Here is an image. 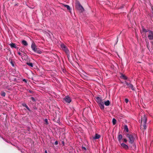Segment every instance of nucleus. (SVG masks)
<instances>
[{
    "label": "nucleus",
    "instance_id": "423d86ee",
    "mask_svg": "<svg viewBox=\"0 0 153 153\" xmlns=\"http://www.w3.org/2000/svg\"><path fill=\"white\" fill-rule=\"evenodd\" d=\"M148 39L150 40H153V31H149V35L148 36Z\"/></svg>",
    "mask_w": 153,
    "mask_h": 153
},
{
    "label": "nucleus",
    "instance_id": "20e7f679",
    "mask_svg": "<svg viewBox=\"0 0 153 153\" xmlns=\"http://www.w3.org/2000/svg\"><path fill=\"white\" fill-rule=\"evenodd\" d=\"M61 47L62 50L65 52L66 54L70 52L69 50L67 47L63 43L61 44Z\"/></svg>",
    "mask_w": 153,
    "mask_h": 153
},
{
    "label": "nucleus",
    "instance_id": "ddd939ff",
    "mask_svg": "<svg viewBox=\"0 0 153 153\" xmlns=\"http://www.w3.org/2000/svg\"><path fill=\"white\" fill-rule=\"evenodd\" d=\"M22 105L23 106V107H25L30 112L31 111L30 109L28 107V106H27V104L25 103H22Z\"/></svg>",
    "mask_w": 153,
    "mask_h": 153
},
{
    "label": "nucleus",
    "instance_id": "39448f33",
    "mask_svg": "<svg viewBox=\"0 0 153 153\" xmlns=\"http://www.w3.org/2000/svg\"><path fill=\"white\" fill-rule=\"evenodd\" d=\"M125 82L126 84L128 86L129 88H131L132 91H135V88L134 87V86L132 84L130 83H128L126 81H125Z\"/></svg>",
    "mask_w": 153,
    "mask_h": 153
},
{
    "label": "nucleus",
    "instance_id": "4c0bfd02",
    "mask_svg": "<svg viewBox=\"0 0 153 153\" xmlns=\"http://www.w3.org/2000/svg\"><path fill=\"white\" fill-rule=\"evenodd\" d=\"M37 108H36V107L35 106L33 107V109L35 110H37Z\"/></svg>",
    "mask_w": 153,
    "mask_h": 153
},
{
    "label": "nucleus",
    "instance_id": "0eeeda50",
    "mask_svg": "<svg viewBox=\"0 0 153 153\" xmlns=\"http://www.w3.org/2000/svg\"><path fill=\"white\" fill-rule=\"evenodd\" d=\"M64 100L66 102L69 103L71 102V98L68 96H66L64 98Z\"/></svg>",
    "mask_w": 153,
    "mask_h": 153
},
{
    "label": "nucleus",
    "instance_id": "6ab92c4d",
    "mask_svg": "<svg viewBox=\"0 0 153 153\" xmlns=\"http://www.w3.org/2000/svg\"><path fill=\"white\" fill-rule=\"evenodd\" d=\"M142 29L143 31L145 33L148 32L149 33V31L151 30H148L145 29V28H144L143 27H142Z\"/></svg>",
    "mask_w": 153,
    "mask_h": 153
},
{
    "label": "nucleus",
    "instance_id": "79ce46f5",
    "mask_svg": "<svg viewBox=\"0 0 153 153\" xmlns=\"http://www.w3.org/2000/svg\"><path fill=\"white\" fill-rule=\"evenodd\" d=\"M152 13L153 14V7H152Z\"/></svg>",
    "mask_w": 153,
    "mask_h": 153
},
{
    "label": "nucleus",
    "instance_id": "cd10ccee",
    "mask_svg": "<svg viewBox=\"0 0 153 153\" xmlns=\"http://www.w3.org/2000/svg\"><path fill=\"white\" fill-rule=\"evenodd\" d=\"M10 63H11L12 65V66H13V67L14 66V63L12 60H11V61L10 62Z\"/></svg>",
    "mask_w": 153,
    "mask_h": 153
},
{
    "label": "nucleus",
    "instance_id": "37998d69",
    "mask_svg": "<svg viewBox=\"0 0 153 153\" xmlns=\"http://www.w3.org/2000/svg\"><path fill=\"white\" fill-rule=\"evenodd\" d=\"M123 6H122V7H120V9H122V8H123Z\"/></svg>",
    "mask_w": 153,
    "mask_h": 153
},
{
    "label": "nucleus",
    "instance_id": "a211bd4d",
    "mask_svg": "<svg viewBox=\"0 0 153 153\" xmlns=\"http://www.w3.org/2000/svg\"><path fill=\"white\" fill-rule=\"evenodd\" d=\"M120 77L121 78L123 79H124V80H126L128 79V78L127 76H125L124 75H123V74H121V75L120 76Z\"/></svg>",
    "mask_w": 153,
    "mask_h": 153
},
{
    "label": "nucleus",
    "instance_id": "412c9836",
    "mask_svg": "<svg viewBox=\"0 0 153 153\" xmlns=\"http://www.w3.org/2000/svg\"><path fill=\"white\" fill-rule=\"evenodd\" d=\"M110 103V101L109 100H107L104 102L105 105L107 106L109 105Z\"/></svg>",
    "mask_w": 153,
    "mask_h": 153
},
{
    "label": "nucleus",
    "instance_id": "f704fd0d",
    "mask_svg": "<svg viewBox=\"0 0 153 153\" xmlns=\"http://www.w3.org/2000/svg\"><path fill=\"white\" fill-rule=\"evenodd\" d=\"M18 53L19 56H23L21 54V53L20 52H18Z\"/></svg>",
    "mask_w": 153,
    "mask_h": 153
},
{
    "label": "nucleus",
    "instance_id": "ea45409f",
    "mask_svg": "<svg viewBox=\"0 0 153 153\" xmlns=\"http://www.w3.org/2000/svg\"><path fill=\"white\" fill-rule=\"evenodd\" d=\"M2 138L3 140H5V141L7 142L8 143V142H7L6 140L5 139H4L3 137H2Z\"/></svg>",
    "mask_w": 153,
    "mask_h": 153
},
{
    "label": "nucleus",
    "instance_id": "f257e3e1",
    "mask_svg": "<svg viewBox=\"0 0 153 153\" xmlns=\"http://www.w3.org/2000/svg\"><path fill=\"white\" fill-rule=\"evenodd\" d=\"M147 118L145 115H144L143 120L142 118L141 120H139V122L140 123V127L141 130H145L146 128Z\"/></svg>",
    "mask_w": 153,
    "mask_h": 153
},
{
    "label": "nucleus",
    "instance_id": "7ed1b4c3",
    "mask_svg": "<svg viewBox=\"0 0 153 153\" xmlns=\"http://www.w3.org/2000/svg\"><path fill=\"white\" fill-rule=\"evenodd\" d=\"M76 8L80 12H82L84 11V9L81 5L79 2L77 1L76 4Z\"/></svg>",
    "mask_w": 153,
    "mask_h": 153
},
{
    "label": "nucleus",
    "instance_id": "c756f323",
    "mask_svg": "<svg viewBox=\"0 0 153 153\" xmlns=\"http://www.w3.org/2000/svg\"><path fill=\"white\" fill-rule=\"evenodd\" d=\"M67 56V57L69 59V57H70V52L68 53H67L66 54Z\"/></svg>",
    "mask_w": 153,
    "mask_h": 153
},
{
    "label": "nucleus",
    "instance_id": "f03ea898",
    "mask_svg": "<svg viewBox=\"0 0 153 153\" xmlns=\"http://www.w3.org/2000/svg\"><path fill=\"white\" fill-rule=\"evenodd\" d=\"M126 137L129 140V142L131 144H133L135 140V138L134 137L133 134H126Z\"/></svg>",
    "mask_w": 153,
    "mask_h": 153
},
{
    "label": "nucleus",
    "instance_id": "c03bdc74",
    "mask_svg": "<svg viewBox=\"0 0 153 153\" xmlns=\"http://www.w3.org/2000/svg\"><path fill=\"white\" fill-rule=\"evenodd\" d=\"M60 121V120H57V122H59Z\"/></svg>",
    "mask_w": 153,
    "mask_h": 153
},
{
    "label": "nucleus",
    "instance_id": "e433bc0d",
    "mask_svg": "<svg viewBox=\"0 0 153 153\" xmlns=\"http://www.w3.org/2000/svg\"><path fill=\"white\" fill-rule=\"evenodd\" d=\"M29 92L30 93H33V91H31V90H29Z\"/></svg>",
    "mask_w": 153,
    "mask_h": 153
},
{
    "label": "nucleus",
    "instance_id": "b1692460",
    "mask_svg": "<svg viewBox=\"0 0 153 153\" xmlns=\"http://www.w3.org/2000/svg\"><path fill=\"white\" fill-rule=\"evenodd\" d=\"M112 122L113 125H115L116 124V120L115 118H114L112 119Z\"/></svg>",
    "mask_w": 153,
    "mask_h": 153
},
{
    "label": "nucleus",
    "instance_id": "c85d7f7f",
    "mask_svg": "<svg viewBox=\"0 0 153 153\" xmlns=\"http://www.w3.org/2000/svg\"><path fill=\"white\" fill-rule=\"evenodd\" d=\"M123 140L124 142L126 143L127 141V140L126 138H123Z\"/></svg>",
    "mask_w": 153,
    "mask_h": 153
},
{
    "label": "nucleus",
    "instance_id": "f3484780",
    "mask_svg": "<svg viewBox=\"0 0 153 153\" xmlns=\"http://www.w3.org/2000/svg\"><path fill=\"white\" fill-rule=\"evenodd\" d=\"M22 43L24 45L27 46L28 45L27 42L25 40H23L22 41Z\"/></svg>",
    "mask_w": 153,
    "mask_h": 153
},
{
    "label": "nucleus",
    "instance_id": "4468645a",
    "mask_svg": "<svg viewBox=\"0 0 153 153\" xmlns=\"http://www.w3.org/2000/svg\"><path fill=\"white\" fill-rule=\"evenodd\" d=\"M100 135L98 134H96L95 136L93 137V138L94 140L98 139L100 138Z\"/></svg>",
    "mask_w": 153,
    "mask_h": 153
},
{
    "label": "nucleus",
    "instance_id": "2eb2a0df",
    "mask_svg": "<svg viewBox=\"0 0 153 153\" xmlns=\"http://www.w3.org/2000/svg\"><path fill=\"white\" fill-rule=\"evenodd\" d=\"M63 6H64V7H66L67 10H68L70 12L71 11V8L68 5H66L65 4H63Z\"/></svg>",
    "mask_w": 153,
    "mask_h": 153
},
{
    "label": "nucleus",
    "instance_id": "4be33fe9",
    "mask_svg": "<svg viewBox=\"0 0 153 153\" xmlns=\"http://www.w3.org/2000/svg\"><path fill=\"white\" fill-rule=\"evenodd\" d=\"M124 131H126V132H128L129 131L128 128V127L127 125H125L124 127Z\"/></svg>",
    "mask_w": 153,
    "mask_h": 153
},
{
    "label": "nucleus",
    "instance_id": "9d476101",
    "mask_svg": "<svg viewBox=\"0 0 153 153\" xmlns=\"http://www.w3.org/2000/svg\"><path fill=\"white\" fill-rule=\"evenodd\" d=\"M121 145L123 148L126 150H127L128 149L129 147L128 146L124 143H121Z\"/></svg>",
    "mask_w": 153,
    "mask_h": 153
},
{
    "label": "nucleus",
    "instance_id": "6e6552de",
    "mask_svg": "<svg viewBox=\"0 0 153 153\" xmlns=\"http://www.w3.org/2000/svg\"><path fill=\"white\" fill-rule=\"evenodd\" d=\"M31 48L32 50L34 51H36V50L37 48L36 44L33 42L32 43V44L31 45Z\"/></svg>",
    "mask_w": 153,
    "mask_h": 153
},
{
    "label": "nucleus",
    "instance_id": "5701e85b",
    "mask_svg": "<svg viewBox=\"0 0 153 153\" xmlns=\"http://www.w3.org/2000/svg\"><path fill=\"white\" fill-rule=\"evenodd\" d=\"M27 64L31 67H33V64L31 62H27Z\"/></svg>",
    "mask_w": 153,
    "mask_h": 153
},
{
    "label": "nucleus",
    "instance_id": "c9c22d12",
    "mask_svg": "<svg viewBox=\"0 0 153 153\" xmlns=\"http://www.w3.org/2000/svg\"><path fill=\"white\" fill-rule=\"evenodd\" d=\"M23 81L25 82H27V81L25 79H23Z\"/></svg>",
    "mask_w": 153,
    "mask_h": 153
},
{
    "label": "nucleus",
    "instance_id": "473e14b6",
    "mask_svg": "<svg viewBox=\"0 0 153 153\" xmlns=\"http://www.w3.org/2000/svg\"><path fill=\"white\" fill-rule=\"evenodd\" d=\"M125 102L126 103H128V99H125Z\"/></svg>",
    "mask_w": 153,
    "mask_h": 153
},
{
    "label": "nucleus",
    "instance_id": "a19ab883",
    "mask_svg": "<svg viewBox=\"0 0 153 153\" xmlns=\"http://www.w3.org/2000/svg\"><path fill=\"white\" fill-rule=\"evenodd\" d=\"M45 153H48L47 150H45Z\"/></svg>",
    "mask_w": 153,
    "mask_h": 153
},
{
    "label": "nucleus",
    "instance_id": "dca6fc26",
    "mask_svg": "<svg viewBox=\"0 0 153 153\" xmlns=\"http://www.w3.org/2000/svg\"><path fill=\"white\" fill-rule=\"evenodd\" d=\"M34 52L39 54H40L42 53V51L39 48H37L36 50V51Z\"/></svg>",
    "mask_w": 153,
    "mask_h": 153
},
{
    "label": "nucleus",
    "instance_id": "aec40b11",
    "mask_svg": "<svg viewBox=\"0 0 153 153\" xmlns=\"http://www.w3.org/2000/svg\"><path fill=\"white\" fill-rule=\"evenodd\" d=\"M123 136L122 134H119L118 135V136L117 137L118 141L120 142V141L121 139H122Z\"/></svg>",
    "mask_w": 153,
    "mask_h": 153
},
{
    "label": "nucleus",
    "instance_id": "a878e982",
    "mask_svg": "<svg viewBox=\"0 0 153 153\" xmlns=\"http://www.w3.org/2000/svg\"><path fill=\"white\" fill-rule=\"evenodd\" d=\"M44 121L47 124H48V119L46 118H45L44 119Z\"/></svg>",
    "mask_w": 153,
    "mask_h": 153
},
{
    "label": "nucleus",
    "instance_id": "7c9ffc66",
    "mask_svg": "<svg viewBox=\"0 0 153 153\" xmlns=\"http://www.w3.org/2000/svg\"><path fill=\"white\" fill-rule=\"evenodd\" d=\"M82 150H85V151H86V150H87V149L86 148V147H84V146H82Z\"/></svg>",
    "mask_w": 153,
    "mask_h": 153
},
{
    "label": "nucleus",
    "instance_id": "2f4dec72",
    "mask_svg": "<svg viewBox=\"0 0 153 153\" xmlns=\"http://www.w3.org/2000/svg\"><path fill=\"white\" fill-rule=\"evenodd\" d=\"M31 99L33 102H35L36 101L35 99L33 97H31Z\"/></svg>",
    "mask_w": 153,
    "mask_h": 153
},
{
    "label": "nucleus",
    "instance_id": "1a4fd4ad",
    "mask_svg": "<svg viewBox=\"0 0 153 153\" xmlns=\"http://www.w3.org/2000/svg\"><path fill=\"white\" fill-rule=\"evenodd\" d=\"M96 101L98 104L102 102H103L102 99L101 98H100L99 97H96Z\"/></svg>",
    "mask_w": 153,
    "mask_h": 153
},
{
    "label": "nucleus",
    "instance_id": "bb28decb",
    "mask_svg": "<svg viewBox=\"0 0 153 153\" xmlns=\"http://www.w3.org/2000/svg\"><path fill=\"white\" fill-rule=\"evenodd\" d=\"M19 51L22 52H23L24 51V48H21L19 49Z\"/></svg>",
    "mask_w": 153,
    "mask_h": 153
},
{
    "label": "nucleus",
    "instance_id": "a18cd8bd",
    "mask_svg": "<svg viewBox=\"0 0 153 153\" xmlns=\"http://www.w3.org/2000/svg\"><path fill=\"white\" fill-rule=\"evenodd\" d=\"M118 37H117V40H118ZM117 41H118V40Z\"/></svg>",
    "mask_w": 153,
    "mask_h": 153
},
{
    "label": "nucleus",
    "instance_id": "9b49d317",
    "mask_svg": "<svg viewBox=\"0 0 153 153\" xmlns=\"http://www.w3.org/2000/svg\"><path fill=\"white\" fill-rule=\"evenodd\" d=\"M98 105L101 110H103L104 109L105 107L103 102H102L98 104Z\"/></svg>",
    "mask_w": 153,
    "mask_h": 153
},
{
    "label": "nucleus",
    "instance_id": "393cba45",
    "mask_svg": "<svg viewBox=\"0 0 153 153\" xmlns=\"http://www.w3.org/2000/svg\"><path fill=\"white\" fill-rule=\"evenodd\" d=\"M6 95L5 92L4 91H1V95L3 97H5Z\"/></svg>",
    "mask_w": 153,
    "mask_h": 153
},
{
    "label": "nucleus",
    "instance_id": "72a5a7b5",
    "mask_svg": "<svg viewBox=\"0 0 153 153\" xmlns=\"http://www.w3.org/2000/svg\"><path fill=\"white\" fill-rule=\"evenodd\" d=\"M54 144L56 145H57L58 144V142L57 141H56L55 143H54Z\"/></svg>",
    "mask_w": 153,
    "mask_h": 153
},
{
    "label": "nucleus",
    "instance_id": "f8f14e48",
    "mask_svg": "<svg viewBox=\"0 0 153 153\" xmlns=\"http://www.w3.org/2000/svg\"><path fill=\"white\" fill-rule=\"evenodd\" d=\"M9 45L10 46V47L12 48H15L17 49L18 48L16 46V44L15 43H12L9 44Z\"/></svg>",
    "mask_w": 153,
    "mask_h": 153
},
{
    "label": "nucleus",
    "instance_id": "58836bf2",
    "mask_svg": "<svg viewBox=\"0 0 153 153\" xmlns=\"http://www.w3.org/2000/svg\"><path fill=\"white\" fill-rule=\"evenodd\" d=\"M62 143L63 144V145H64L65 143H64V141H62Z\"/></svg>",
    "mask_w": 153,
    "mask_h": 153
}]
</instances>
